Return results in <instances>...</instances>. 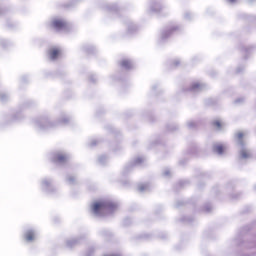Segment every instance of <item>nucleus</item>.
Returning a JSON list of instances; mask_svg holds the SVG:
<instances>
[{"instance_id": "nucleus-1", "label": "nucleus", "mask_w": 256, "mask_h": 256, "mask_svg": "<svg viewBox=\"0 0 256 256\" xmlns=\"http://www.w3.org/2000/svg\"><path fill=\"white\" fill-rule=\"evenodd\" d=\"M94 213H101V211H114L117 205L113 202H95L92 206Z\"/></svg>"}, {"instance_id": "nucleus-2", "label": "nucleus", "mask_w": 256, "mask_h": 256, "mask_svg": "<svg viewBox=\"0 0 256 256\" xmlns=\"http://www.w3.org/2000/svg\"><path fill=\"white\" fill-rule=\"evenodd\" d=\"M51 27L56 31H63V29H67V23H65L63 20L55 19L52 21Z\"/></svg>"}, {"instance_id": "nucleus-3", "label": "nucleus", "mask_w": 256, "mask_h": 256, "mask_svg": "<svg viewBox=\"0 0 256 256\" xmlns=\"http://www.w3.org/2000/svg\"><path fill=\"white\" fill-rule=\"evenodd\" d=\"M48 55L52 61H55V59H59L61 56V50L59 48H50Z\"/></svg>"}, {"instance_id": "nucleus-4", "label": "nucleus", "mask_w": 256, "mask_h": 256, "mask_svg": "<svg viewBox=\"0 0 256 256\" xmlns=\"http://www.w3.org/2000/svg\"><path fill=\"white\" fill-rule=\"evenodd\" d=\"M25 240L26 241H35V232L30 230L25 233Z\"/></svg>"}, {"instance_id": "nucleus-5", "label": "nucleus", "mask_w": 256, "mask_h": 256, "mask_svg": "<svg viewBox=\"0 0 256 256\" xmlns=\"http://www.w3.org/2000/svg\"><path fill=\"white\" fill-rule=\"evenodd\" d=\"M212 127H214V129H216L217 131H220V129H223V123L221 122V120H215L212 122Z\"/></svg>"}, {"instance_id": "nucleus-6", "label": "nucleus", "mask_w": 256, "mask_h": 256, "mask_svg": "<svg viewBox=\"0 0 256 256\" xmlns=\"http://www.w3.org/2000/svg\"><path fill=\"white\" fill-rule=\"evenodd\" d=\"M214 151L215 153H218V155H222V153L225 151V147L221 144H217L214 146Z\"/></svg>"}, {"instance_id": "nucleus-7", "label": "nucleus", "mask_w": 256, "mask_h": 256, "mask_svg": "<svg viewBox=\"0 0 256 256\" xmlns=\"http://www.w3.org/2000/svg\"><path fill=\"white\" fill-rule=\"evenodd\" d=\"M55 160L58 163H65V161H67V156H65L64 154H58L56 155Z\"/></svg>"}, {"instance_id": "nucleus-8", "label": "nucleus", "mask_w": 256, "mask_h": 256, "mask_svg": "<svg viewBox=\"0 0 256 256\" xmlns=\"http://www.w3.org/2000/svg\"><path fill=\"white\" fill-rule=\"evenodd\" d=\"M120 65L123 69H131V61L129 60H122Z\"/></svg>"}, {"instance_id": "nucleus-9", "label": "nucleus", "mask_w": 256, "mask_h": 256, "mask_svg": "<svg viewBox=\"0 0 256 256\" xmlns=\"http://www.w3.org/2000/svg\"><path fill=\"white\" fill-rule=\"evenodd\" d=\"M245 137V134L243 132H238L236 134V139L240 145H243V139Z\"/></svg>"}, {"instance_id": "nucleus-10", "label": "nucleus", "mask_w": 256, "mask_h": 256, "mask_svg": "<svg viewBox=\"0 0 256 256\" xmlns=\"http://www.w3.org/2000/svg\"><path fill=\"white\" fill-rule=\"evenodd\" d=\"M240 155H241L242 159H248V157L251 156V154H250L249 151H247V150H242V151L240 152Z\"/></svg>"}, {"instance_id": "nucleus-11", "label": "nucleus", "mask_w": 256, "mask_h": 256, "mask_svg": "<svg viewBox=\"0 0 256 256\" xmlns=\"http://www.w3.org/2000/svg\"><path fill=\"white\" fill-rule=\"evenodd\" d=\"M190 89H191V91H195V90H197V89H201V84H199V83H193L192 85H191V87H190Z\"/></svg>"}, {"instance_id": "nucleus-12", "label": "nucleus", "mask_w": 256, "mask_h": 256, "mask_svg": "<svg viewBox=\"0 0 256 256\" xmlns=\"http://www.w3.org/2000/svg\"><path fill=\"white\" fill-rule=\"evenodd\" d=\"M229 1V3H235V1H237V0H228Z\"/></svg>"}]
</instances>
